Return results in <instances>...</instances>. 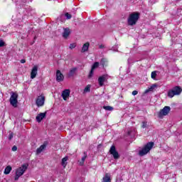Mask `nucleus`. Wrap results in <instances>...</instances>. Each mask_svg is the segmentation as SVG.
I'll use <instances>...</instances> for the list:
<instances>
[{
  "label": "nucleus",
  "instance_id": "obj_13",
  "mask_svg": "<svg viewBox=\"0 0 182 182\" xmlns=\"http://www.w3.org/2000/svg\"><path fill=\"white\" fill-rule=\"evenodd\" d=\"M36 75H38V66L35 65L31 73V79H35L36 77Z\"/></svg>",
  "mask_w": 182,
  "mask_h": 182
},
{
  "label": "nucleus",
  "instance_id": "obj_21",
  "mask_svg": "<svg viewBox=\"0 0 182 182\" xmlns=\"http://www.w3.org/2000/svg\"><path fill=\"white\" fill-rule=\"evenodd\" d=\"M100 65L105 68V66H107V59L106 58H102L100 60Z\"/></svg>",
  "mask_w": 182,
  "mask_h": 182
},
{
  "label": "nucleus",
  "instance_id": "obj_15",
  "mask_svg": "<svg viewBox=\"0 0 182 182\" xmlns=\"http://www.w3.org/2000/svg\"><path fill=\"white\" fill-rule=\"evenodd\" d=\"M102 182H112V179L110 178V173H105Z\"/></svg>",
  "mask_w": 182,
  "mask_h": 182
},
{
  "label": "nucleus",
  "instance_id": "obj_5",
  "mask_svg": "<svg viewBox=\"0 0 182 182\" xmlns=\"http://www.w3.org/2000/svg\"><path fill=\"white\" fill-rule=\"evenodd\" d=\"M10 105L14 107H16V106H18V93L11 92V95L10 97Z\"/></svg>",
  "mask_w": 182,
  "mask_h": 182
},
{
  "label": "nucleus",
  "instance_id": "obj_25",
  "mask_svg": "<svg viewBox=\"0 0 182 182\" xmlns=\"http://www.w3.org/2000/svg\"><path fill=\"white\" fill-rule=\"evenodd\" d=\"M99 65H100V63H99V62H95L92 67V70H95V69L99 68Z\"/></svg>",
  "mask_w": 182,
  "mask_h": 182
},
{
  "label": "nucleus",
  "instance_id": "obj_9",
  "mask_svg": "<svg viewBox=\"0 0 182 182\" xmlns=\"http://www.w3.org/2000/svg\"><path fill=\"white\" fill-rule=\"evenodd\" d=\"M45 105V97L42 95L38 96L36 100V105L38 107H41Z\"/></svg>",
  "mask_w": 182,
  "mask_h": 182
},
{
  "label": "nucleus",
  "instance_id": "obj_27",
  "mask_svg": "<svg viewBox=\"0 0 182 182\" xmlns=\"http://www.w3.org/2000/svg\"><path fill=\"white\" fill-rule=\"evenodd\" d=\"M156 76H157V71H153L151 74V79L156 80Z\"/></svg>",
  "mask_w": 182,
  "mask_h": 182
},
{
  "label": "nucleus",
  "instance_id": "obj_16",
  "mask_svg": "<svg viewBox=\"0 0 182 182\" xmlns=\"http://www.w3.org/2000/svg\"><path fill=\"white\" fill-rule=\"evenodd\" d=\"M69 35H70V30L69 28H65L63 33V37L66 38Z\"/></svg>",
  "mask_w": 182,
  "mask_h": 182
},
{
  "label": "nucleus",
  "instance_id": "obj_8",
  "mask_svg": "<svg viewBox=\"0 0 182 182\" xmlns=\"http://www.w3.org/2000/svg\"><path fill=\"white\" fill-rule=\"evenodd\" d=\"M109 79V75L107 74H104L98 78V83L100 86H103L105 85V82H106Z\"/></svg>",
  "mask_w": 182,
  "mask_h": 182
},
{
  "label": "nucleus",
  "instance_id": "obj_19",
  "mask_svg": "<svg viewBox=\"0 0 182 182\" xmlns=\"http://www.w3.org/2000/svg\"><path fill=\"white\" fill-rule=\"evenodd\" d=\"M89 43H85L82 48V52H87V50H89Z\"/></svg>",
  "mask_w": 182,
  "mask_h": 182
},
{
  "label": "nucleus",
  "instance_id": "obj_2",
  "mask_svg": "<svg viewBox=\"0 0 182 182\" xmlns=\"http://www.w3.org/2000/svg\"><path fill=\"white\" fill-rule=\"evenodd\" d=\"M153 146H154V143L153 142H149L148 144H146L144 148H142L139 152V154L141 156H146V154H147V153H149V151H150V150H151V149H153Z\"/></svg>",
  "mask_w": 182,
  "mask_h": 182
},
{
  "label": "nucleus",
  "instance_id": "obj_4",
  "mask_svg": "<svg viewBox=\"0 0 182 182\" xmlns=\"http://www.w3.org/2000/svg\"><path fill=\"white\" fill-rule=\"evenodd\" d=\"M182 90L181 87L176 86L174 87L172 90H169L168 92V97H174V96L177 95H180L181 93Z\"/></svg>",
  "mask_w": 182,
  "mask_h": 182
},
{
  "label": "nucleus",
  "instance_id": "obj_20",
  "mask_svg": "<svg viewBox=\"0 0 182 182\" xmlns=\"http://www.w3.org/2000/svg\"><path fill=\"white\" fill-rule=\"evenodd\" d=\"M156 87H157V85L154 84L149 89L145 90V93H149V92H153V90H154V89H156Z\"/></svg>",
  "mask_w": 182,
  "mask_h": 182
},
{
  "label": "nucleus",
  "instance_id": "obj_18",
  "mask_svg": "<svg viewBox=\"0 0 182 182\" xmlns=\"http://www.w3.org/2000/svg\"><path fill=\"white\" fill-rule=\"evenodd\" d=\"M11 171H12V167L11 166H8L4 169V173L6 175H8V174H9V173H11Z\"/></svg>",
  "mask_w": 182,
  "mask_h": 182
},
{
  "label": "nucleus",
  "instance_id": "obj_37",
  "mask_svg": "<svg viewBox=\"0 0 182 182\" xmlns=\"http://www.w3.org/2000/svg\"><path fill=\"white\" fill-rule=\"evenodd\" d=\"M26 60L25 59L21 60V63H26Z\"/></svg>",
  "mask_w": 182,
  "mask_h": 182
},
{
  "label": "nucleus",
  "instance_id": "obj_7",
  "mask_svg": "<svg viewBox=\"0 0 182 182\" xmlns=\"http://www.w3.org/2000/svg\"><path fill=\"white\" fill-rule=\"evenodd\" d=\"M109 153L112 154L115 160H117L120 157V155H119V152L116 151V146H112L109 149Z\"/></svg>",
  "mask_w": 182,
  "mask_h": 182
},
{
  "label": "nucleus",
  "instance_id": "obj_17",
  "mask_svg": "<svg viewBox=\"0 0 182 182\" xmlns=\"http://www.w3.org/2000/svg\"><path fill=\"white\" fill-rule=\"evenodd\" d=\"M69 159V158L68 156H65L64 158H63L62 161H61V164L63 166V167H66V166H68V160Z\"/></svg>",
  "mask_w": 182,
  "mask_h": 182
},
{
  "label": "nucleus",
  "instance_id": "obj_30",
  "mask_svg": "<svg viewBox=\"0 0 182 182\" xmlns=\"http://www.w3.org/2000/svg\"><path fill=\"white\" fill-rule=\"evenodd\" d=\"M65 17L67 18V19H71L72 18V15L69 13H66L65 14Z\"/></svg>",
  "mask_w": 182,
  "mask_h": 182
},
{
  "label": "nucleus",
  "instance_id": "obj_33",
  "mask_svg": "<svg viewBox=\"0 0 182 182\" xmlns=\"http://www.w3.org/2000/svg\"><path fill=\"white\" fill-rule=\"evenodd\" d=\"M16 150H18V147L16 146H14L12 147V151H16Z\"/></svg>",
  "mask_w": 182,
  "mask_h": 182
},
{
  "label": "nucleus",
  "instance_id": "obj_28",
  "mask_svg": "<svg viewBox=\"0 0 182 182\" xmlns=\"http://www.w3.org/2000/svg\"><path fill=\"white\" fill-rule=\"evenodd\" d=\"M95 70H93L92 68H91V70L90 72V74L88 75L89 79H90V77H92L93 76V72Z\"/></svg>",
  "mask_w": 182,
  "mask_h": 182
},
{
  "label": "nucleus",
  "instance_id": "obj_24",
  "mask_svg": "<svg viewBox=\"0 0 182 182\" xmlns=\"http://www.w3.org/2000/svg\"><path fill=\"white\" fill-rule=\"evenodd\" d=\"M76 68L71 69L69 73V76H73L76 73Z\"/></svg>",
  "mask_w": 182,
  "mask_h": 182
},
{
  "label": "nucleus",
  "instance_id": "obj_12",
  "mask_svg": "<svg viewBox=\"0 0 182 182\" xmlns=\"http://www.w3.org/2000/svg\"><path fill=\"white\" fill-rule=\"evenodd\" d=\"M45 117H46V112H41L36 116V119L38 123H41Z\"/></svg>",
  "mask_w": 182,
  "mask_h": 182
},
{
  "label": "nucleus",
  "instance_id": "obj_1",
  "mask_svg": "<svg viewBox=\"0 0 182 182\" xmlns=\"http://www.w3.org/2000/svg\"><path fill=\"white\" fill-rule=\"evenodd\" d=\"M139 18H140V14L139 13L135 12L131 14L128 18V25L130 26L136 25L139 21Z\"/></svg>",
  "mask_w": 182,
  "mask_h": 182
},
{
  "label": "nucleus",
  "instance_id": "obj_36",
  "mask_svg": "<svg viewBox=\"0 0 182 182\" xmlns=\"http://www.w3.org/2000/svg\"><path fill=\"white\" fill-rule=\"evenodd\" d=\"M99 48H100V49H103V48H105V45L101 44V45H100Z\"/></svg>",
  "mask_w": 182,
  "mask_h": 182
},
{
  "label": "nucleus",
  "instance_id": "obj_35",
  "mask_svg": "<svg viewBox=\"0 0 182 182\" xmlns=\"http://www.w3.org/2000/svg\"><path fill=\"white\" fill-rule=\"evenodd\" d=\"M137 93H139V92H137V90H134V91L132 92L133 96H136V95H137Z\"/></svg>",
  "mask_w": 182,
  "mask_h": 182
},
{
  "label": "nucleus",
  "instance_id": "obj_29",
  "mask_svg": "<svg viewBox=\"0 0 182 182\" xmlns=\"http://www.w3.org/2000/svg\"><path fill=\"white\" fill-rule=\"evenodd\" d=\"M146 127H147V122H143L141 128L142 129H146Z\"/></svg>",
  "mask_w": 182,
  "mask_h": 182
},
{
  "label": "nucleus",
  "instance_id": "obj_6",
  "mask_svg": "<svg viewBox=\"0 0 182 182\" xmlns=\"http://www.w3.org/2000/svg\"><path fill=\"white\" fill-rule=\"evenodd\" d=\"M170 110H171V108L170 107H168V106L164 107L158 113L159 117H160V119H161V118L164 117V116H167V114H168V113H170Z\"/></svg>",
  "mask_w": 182,
  "mask_h": 182
},
{
  "label": "nucleus",
  "instance_id": "obj_10",
  "mask_svg": "<svg viewBox=\"0 0 182 182\" xmlns=\"http://www.w3.org/2000/svg\"><path fill=\"white\" fill-rule=\"evenodd\" d=\"M65 79V76H63V74L60 72V70H58L56 71V81L57 82H63V80Z\"/></svg>",
  "mask_w": 182,
  "mask_h": 182
},
{
  "label": "nucleus",
  "instance_id": "obj_38",
  "mask_svg": "<svg viewBox=\"0 0 182 182\" xmlns=\"http://www.w3.org/2000/svg\"><path fill=\"white\" fill-rule=\"evenodd\" d=\"M131 60H132V58H129L128 59V63H130Z\"/></svg>",
  "mask_w": 182,
  "mask_h": 182
},
{
  "label": "nucleus",
  "instance_id": "obj_32",
  "mask_svg": "<svg viewBox=\"0 0 182 182\" xmlns=\"http://www.w3.org/2000/svg\"><path fill=\"white\" fill-rule=\"evenodd\" d=\"M13 138H14V133L11 132L9 135V139L12 140Z\"/></svg>",
  "mask_w": 182,
  "mask_h": 182
},
{
  "label": "nucleus",
  "instance_id": "obj_14",
  "mask_svg": "<svg viewBox=\"0 0 182 182\" xmlns=\"http://www.w3.org/2000/svg\"><path fill=\"white\" fill-rule=\"evenodd\" d=\"M45 149H46V144L44 143L43 145H41L39 148L36 149V154H41V153H42V151H43Z\"/></svg>",
  "mask_w": 182,
  "mask_h": 182
},
{
  "label": "nucleus",
  "instance_id": "obj_34",
  "mask_svg": "<svg viewBox=\"0 0 182 182\" xmlns=\"http://www.w3.org/2000/svg\"><path fill=\"white\" fill-rule=\"evenodd\" d=\"M5 45V43L2 41H0V48H2Z\"/></svg>",
  "mask_w": 182,
  "mask_h": 182
},
{
  "label": "nucleus",
  "instance_id": "obj_31",
  "mask_svg": "<svg viewBox=\"0 0 182 182\" xmlns=\"http://www.w3.org/2000/svg\"><path fill=\"white\" fill-rule=\"evenodd\" d=\"M75 48H76V44L75 43L70 44V49H75Z\"/></svg>",
  "mask_w": 182,
  "mask_h": 182
},
{
  "label": "nucleus",
  "instance_id": "obj_26",
  "mask_svg": "<svg viewBox=\"0 0 182 182\" xmlns=\"http://www.w3.org/2000/svg\"><path fill=\"white\" fill-rule=\"evenodd\" d=\"M90 92V85H88L84 89V93H89Z\"/></svg>",
  "mask_w": 182,
  "mask_h": 182
},
{
  "label": "nucleus",
  "instance_id": "obj_23",
  "mask_svg": "<svg viewBox=\"0 0 182 182\" xmlns=\"http://www.w3.org/2000/svg\"><path fill=\"white\" fill-rule=\"evenodd\" d=\"M103 109H105V110H107L108 112H112L114 109L113 107L111 106H104Z\"/></svg>",
  "mask_w": 182,
  "mask_h": 182
},
{
  "label": "nucleus",
  "instance_id": "obj_11",
  "mask_svg": "<svg viewBox=\"0 0 182 182\" xmlns=\"http://www.w3.org/2000/svg\"><path fill=\"white\" fill-rule=\"evenodd\" d=\"M69 96H70V90L68 89H66L63 91L62 92V97L63 100H68L69 99Z\"/></svg>",
  "mask_w": 182,
  "mask_h": 182
},
{
  "label": "nucleus",
  "instance_id": "obj_22",
  "mask_svg": "<svg viewBox=\"0 0 182 182\" xmlns=\"http://www.w3.org/2000/svg\"><path fill=\"white\" fill-rule=\"evenodd\" d=\"M86 157H87V156L85 153V156L82 157L81 161H80V166H83V164H85V160H86Z\"/></svg>",
  "mask_w": 182,
  "mask_h": 182
},
{
  "label": "nucleus",
  "instance_id": "obj_3",
  "mask_svg": "<svg viewBox=\"0 0 182 182\" xmlns=\"http://www.w3.org/2000/svg\"><path fill=\"white\" fill-rule=\"evenodd\" d=\"M26 170H28V166L26 165H23L17 168L16 171V176L14 177L15 181H18V180H19V177L23 176V173L25 171H26Z\"/></svg>",
  "mask_w": 182,
  "mask_h": 182
}]
</instances>
